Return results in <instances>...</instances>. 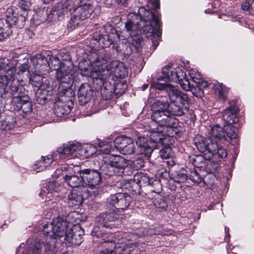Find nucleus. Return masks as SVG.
<instances>
[{"mask_svg":"<svg viewBox=\"0 0 254 254\" xmlns=\"http://www.w3.org/2000/svg\"><path fill=\"white\" fill-rule=\"evenodd\" d=\"M170 104L167 101L157 100L151 105L152 113H168Z\"/></svg>","mask_w":254,"mask_h":254,"instance_id":"nucleus-37","label":"nucleus"},{"mask_svg":"<svg viewBox=\"0 0 254 254\" xmlns=\"http://www.w3.org/2000/svg\"><path fill=\"white\" fill-rule=\"evenodd\" d=\"M83 201V198L81 194L75 190L68 195V204L70 207L78 208Z\"/></svg>","mask_w":254,"mask_h":254,"instance_id":"nucleus-35","label":"nucleus"},{"mask_svg":"<svg viewBox=\"0 0 254 254\" xmlns=\"http://www.w3.org/2000/svg\"><path fill=\"white\" fill-rule=\"evenodd\" d=\"M7 84H4L1 85L3 88V91L4 94L8 92L10 89L11 93L14 97V100L22 97L23 96L28 95V92L26 91L24 86L21 85L17 80L14 78V80L8 81Z\"/></svg>","mask_w":254,"mask_h":254,"instance_id":"nucleus-23","label":"nucleus"},{"mask_svg":"<svg viewBox=\"0 0 254 254\" xmlns=\"http://www.w3.org/2000/svg\"><path fill=\"white\" fill-rule=\"evenodd\" d=\"M56 182L52 181L47 183L45 186L42 189V191L46 193H53L60 190L59 187L57 186Z\"/></svg>","mask_w":254,"mask_h":254,"instance_id":"nucleus-48","label":"nucleus"},{"mask_svg":"<svg viewBox=\"0 0 254 254\" xmlns=\"http://www.w3.org/2000/svg\"><path fill=\"white\" fill-rule=\"evenodd\" d=\"M76 151L77 143H68L64 144L59 147L56 153L60 158H64L66 157H76Z\"/></svg>","mask_w":254,"mask_h":254,"instance_id":"nucleus-30","label":"nucleus"},{"mask_svg":"<svg viewBox=\"0 0 254 254\" xmlns=\"http://www.w3.org/2000/svg\"><path fill=\"white\" fill-rule=\"evenodd\" d=\"M91 234L92 236L96 237L97 238H102L103 240H104L107 238V234L103 231L101 228L99 226L94 227Z\"/></svg>","mask_w":254,"mask_h":254,"instance_id":"nucleus-56","label":"nucleus"},{"mask_svg":"<svg viewBox=\"0 0 254 254\" xmlns=\"http://www.w3.org/2000/svg\"><path fill=\"white\" fill-rule=\"evenodd\" d=\"M188 178L194 183H200L201 181V178L195 169L190 171Z\"/></svg>","mask_w":254,"mask_h":254,"instance_id":"nucleus-58","label":"nucleus"},{"mask_svg":"<svg viewBox=\"0 0 254 254\" xmlns=\"http://www.w3.org/2000/svg\"><path fill=\"white\" fill-rule=\"evenodd\" d=\"M189 107L188 106H180L175 102H171L169 105V112L170 115H172L175 116H181L186 112L188 111Z\"/></svg>","mask_w":254,"mask_h":254,"instance_id":"nucleus-38","label":"nucleus"},{"mask_svg":"<svg viewBox=\"0 0 254 254\" xmlns=\"http://www.w3.org/2000/svg\"><path fill=\"white\" fill-rule=\"evenodd\" d=\"M105 249L101 251L100 254H137L136 251L131 248H116V244L113 241L105 240L102 243Z\"/></svg>","mask_w":254,"mask_h":254,"instance_id":"nucleus-22","label":"nucleus"},{"mask_svg":"<svg viewBox=\"0 0 254 254\" xmlns=\"http://www.w3.org/2000/svg\"><path fill=\"white\" fill-rule=\"evenodd\" d=\"M49 88H47L44 90H37V91L36 93V100L39 104H44L48 101V99L47 96V92L49 91Z\"/></svg>","mask_w":254,"mask_h":254,"instance_id":"nucleus-44","label":"nucleus"},{"mask_svg":"<svg viewBox=\"0 0 254 254\" xmlns=\"http://www.w3.org/2000/svg\"><path fill=\"white\" fill-rule=\"evenodd\" d=\"M135 37H132V43L127 42L123 45V53L127 56H129L131 55L134 49L136 48L137 44L139 43L138 42L139 40L138 38L135 39Z\"/></svg>","mask_w":254,"mask_h":254,"instance_id":"nucleus-40","label":"nucleus"},{"mask_svg":"<svg viewBox=\"0 0 254 254\" xmlns=\"http://www.w3.org/2000/svg\"><path fill=\"white\" fill-rule=\"evenodd\" d=\"M30 5V0H20L19 2V6L24 11H26L29 8Z\"/></svg>","mask_w":254,"mask_h":254,"instance_id":"nucleus-61","label":"nucleus"},{"mask_svg":"<svg viewBox=\"0 0 254 254\" xmlns=\"http://www.w3.org/2000/svg\"><path fill=\"white\" fill-rule=\"evenodd\" d=\"M92 41L95 45L98 44V46L101 48L109 47L113 43V40L109 35L100 34L98 32L94 34Z\"/></svg>","mask_w":254,"mask_h":254,"instance_id":"nucleus-33","label":"nucleus"},{"mask_svg":"<svg viewBox=\"0 0 254 254\" xmlns=\"http://www.w3.org/2000/svg\"><path fill=\"white\" fill-rule=\"evenodd\" d=\"M62 70L58 72L57 81L59 83L72 84L73 75L72 73L73 64L68 55H65V58L62 60Z\"/></svg>","mask_w":254,"mask_h":254,"instance_id":"nucleus-13","label":"nucleus"},{"mask_svg":"<svg viewBox=\"0 0 254 254\" xmlns=\"http://www.w3.org/2000/svg\"><path fill=\"white\" fill-rule=\"evenodd\" d=\"M137 19L139 18L140 21L141 20L145 21L146 22L151 21L154 23L155 26L159 23V21L158 17L151 10L147 9L144 7H141L138 9Z\"/></svg>","mask_w":254,"mask_h":254,"instance_id":"nucleus-31","label":"nucleus"},{"mask_svg":"<svg viewBox=\"0 0 254 254\" xmlns=\"http://www.w3.org/2000/svg\"><path fill=\"white\" fill-rule=\"evenodd\" d=\"M109 53H107L105 51H102L100 55L93 61V67L89 68H81V74L84 76H90L93 79L99 80V83L101 84L102 60L107 61L109 59Z\"/></svg>","mask_w":254,"mask_h":254,"instance_id":"nucleus-12","label":"nucleus"},{"mask_svg":"<svg viewBox=\"0 0 254 254\" xmlns=\"http://www.w3.org/2000/svg\"><path fill=\"white\" fill-rule=\"evenodd\" d=\"M16 73L14 64L8 59H0V84H7L8 81L14 80Z\"/></svg>","mask_w":254,"mask_h":254,"instance_id":"nucleus-15","label":"nucleus"},{"mask_svg":"<svg viewBox=\"0 0 254 254\" xmlns=\"http://www.w3.org/2000/svg\"><path fill=\"white\" fill-rule=\"evenodd\" d=\"M154 87L160 90H165L171 102L177 101L181 92L174 86L166 83H154Z\"/></svg>","mask_w":254,"mask_h":254,"instance_id":"nucleus-27","label":"nucleus"},{"mask_svg":"<svg viewBox=\"0 0 254 254\" xmlns=\"http://www.w3.org/2000/svg\"><path fill=\"white\" fill-rule=\"evenodd\" d=\"M114 146L124 155H130L134 153L135 145L133 140L126 135L117 137L114 140Z\"/></svg>","mask_w":254,"mask_h":254,"instance_id":"nucleus-21","label":"nucleus"},{"mask_svg":"<svg viewBox=\"0 0 254 254\" xmlns=\"http://www.w3.org/2000/svg\"><path fill=\"white\" fill-rule=\"evenodd\" d=\"M108 146V145H105L101 149V151L106 154L103 157L105 163L103 170L109 176H121L124 173L126 167L125 159L120 155L108 154L111 150Z\"/></svg>","mask_w":254,"mask_h":254,"instance_id":"nucleus-6","label":"nucleus"},{"mask_svg":"<svg viewBox=\"0 0 254 254\" xmlns=\"http://www.w3.org/2000/svg\"><path fill=\"white\" fill-rule=\"evenodd\" d=\"M125 27L131 37H136L142 32L146 35V37H149L152 35L155 29L159 28V25L158 23L155 26L154 23L151 21L146 22L141 20V22L136 21L135 22L128 20L125 24Z\"/></svg>","mask_w":254,"mask_h":254,"instance_id":"nucleus-10","label":"nucleus"},{"mask_svg":"<svg viewBox=\"0 0 254 254\" xmlns=\"http://www.w3.org/2000/svg\"><path fill=\"white\" fill-rule=\"evenodd\" d=\"M59 84L58 96L54 104V112L57 117L62 118L71 112L75 93L70 87L71 84Z\"/></svg>","mask_w":254,"mask_h":254,"instance_id":"nucleus-4","label":"nucleus"},{"mask_svg":"<svg viewBox=\"0 0 254 254\" xmlns=\"http://www.w3.org/2000/svg\"><path fill=\"white\" fill-rule=\"evenodd\" d=\"M109 59L106 61L102 60V77L101 84H107L108 82L111 84L112 82L110 80L114 81V77L122 78L127 75V68L125 67L123 63L118 61H112L108 64L111 59V56L109 54ZM113 86H111L109 89H107L106 85L105 89L103 90V92L107 91V93H109V96H107V98H110L112 96L114 92L116 93H122L121 92L117 91L120 83L115 85L113 82Z\"/></svg>","mask_w":254,"mask_h":254,"instance_id":"nucleus-2","label":"nucleus"},{"mask_svg":"<svg viewBox=\"0 0 254 254\" xmlns=\"http://www.w3.org/2000/svg\"><path fill=\"white\" fill-rule=\"evenodd\" d=\"M93 12V6L90 3L85 2L81 4L71 14L70 19L67 27L69 30H73L77 27L81 21L89 18Z\"/></svg>","mask_w":254,"mask_h":254,"instance_id":"nucleus-11","label":"nucleus"},{"mask_svg":"<svg viewBox=\"0 0 254 254\" xmlns=\"http://www.w3.org/2000/svg\"><path fill=\"white\" fill-rule=\"evenodd\" d=\"M181 70L180 68L175 70H170L168 74L165 77V80H169L170 81H178L179 78L181 76V73H180V71Z\"/></svg>","mask_w":254,"mask_h":254,"instance_id":"nucleus-52","label":"nucleus"},{"mask_svg":"<svg viewBox=\"0 0 254 254\" xmlns=\"http://www.w3.org/2000/svg\"><path fill=\"white\" fill-rule=\"evenodd\" d=\"M151 129L149 139L138 136L136 140V144L139 149L140 153L146 157H150L153 149L158 148L160 145L172 143L171 137L165 136L163 134V129L157 128Z\"/></svg>","mask_w":254,"mask_h":254,"instance_id":"nucleus-3","label":"nucleus"},{"mask_svg":"<svg viewBox=\"0 0 254 254\" xmlns=\"http://www.w3.org/2000/svg\"><path fill=\"white\" fill-rule=\"evenodd\" d=\"M40 72H33V76L30 78V82L31 84L38 88V89L44 90L47 88H50V82L49 79L44 76Z\"/></svg>","mask_w":254,"mask_h":254,"instance_id":"nucleus-29","label":"nucleus"},{"mask_svg":"<svg viewBox=\"0 0 254 254\" xmlns=\"http://www.w3.org/2000/svg\"><path fill=\"white\" fill-rule=\"evenodd\" d=\"M68 225L65 216H59L43 226V234L54 240L65 237Z\"/></svg>","mask_w":254,"mask_h":254,"instance_id":"nucleus-8","label":"nucleus"},{"mask_svg":"<svg viewBox=\"0 0 254 254\" xmlns=\"http://www.w3.org/2000/svg\"><path fill=\"white\" fill-rule=\"evenodd\" d=\"M229 107L227 108L223 111L222 119L225 123L223 128H222L223 131L225 132V127L226 126L233 127L236 129V134L237 135V129L236 127L232 126V124H236L239 121L238 113L239 111V108L235 105V102L232 101L229 102Z\"/></svg>","mask_w":254,"mask_h":254,"instance_id":"nucleus-17","label":"nucleus"},{"mask_svg":"<svg viewBox=\"0 0 254 254\" xmlns=\"http://www.w3.org/2000/svg\"><path fill=\"white\" fill-rule=\"evenodd\" d=\"M177 101H179L183 107L187 106L186 105H188L189 104V97L186 94L181 92Z\"/></svg>","mask_w":254,"mask_h":254,"instance_id":"nucleus-59","label":"nucleus"},{"mask_svg":"<svg viewBox=\"0 0 254 254\" xmlns=\"http://www.w3.org/2000/svg\"><path fill=\"white\" fill-rule=\"evenodd\" d=\"M29 66L28 63H25L19 66L18 69L20 72H24L29 69Z\"/></svg>","mask_w":254,"mask_h":254,"instance_id":"nucleus-63","label":"nucleus"},{"mask_svg":"<svg viewBox=\"0 0 254 254\" xmlns=\"http://www.w3.org/2000/svg\"><path fill=\"white\" fill-rule=\"evenodd\" d=\"M55 249V241H39L31 245L26 254H53Z\"/></svg>","mask_w":254,"mask_h":254,"instance_id":"nucleus-20","label":"nucleus"},{"mask_svg":"<svg viewBox=\"0 0 254 254\" xmlns=\"http://www.w3.org/2000/svg\"><path fill=\"white\" fill-rule=\"evenodd\" d=\"M172 179L176 183H178L179 184L184 183L187 181L188 179V175L179 171L172 174Z\"/></svg>","mask_w":254,"mask_h":254,"instance_id":"nucleus-47","label":"nucleus"},{"mask_svg":"<svg viewBox=\"0 0 254 254\" xmlns=\"http://www.w3.org/2000/svg\"><path fill=\"white\" fill-rule=\"evenodd\" d=\"M16 109L24 114H27L31 112L33 110L32 102H28L24 104L18 103Z\"/></svg>","mask_w":254,"mask_h":254,"instance_id":"nucleus-49","label":"nucleus"},{"mask_svg":"<svg viewBox=\"0 0 254 254\" xmlns=\"http://www.w3.org/2000/svg\"><path fill=\"white\" fill-rule=\"evenodd\" d=\"M151 120L155 122L161 129L164 127L172 128L175 130L179 126V121L176 118L170 115L169 113L157 112L152 113Z\"/></svg>","mask_w":254,"mask_h":254,"instance_id":"nucleus-14","label":"nucleus"},{"mask_svg":"<svg viewBox=\"0 0 254 254\" xmlns=\"http://www.w3.org/2000/svg\"><path fill=\"white\" fill-rule=\"evenodd\" d=\"M68 225L65 216H59L43 226V234L54 240L65 237Z\"/></svg>","mask_w":254,"mask_h":254,"instance_id":"nucleus-9","label":"nucleus"},{"mask_svg":"<svg viewBox=\"0 0 254 254\" xmlns=\"http://www.w3.org/2000/svg\"><path fill=\"white\" fill-rule=\"evenodd\" d=\"M81 2V0H65L63 5L66 11L69 12L71 14Z\"/></svg>","mask_w":254,"mask_h":254,"instance_id":"nucleus-42","label":"nucleus"},{"mask_svg":"<svg viewBox=\"0 0 254 254\" xmlns=\"http://www.w3.org/2000/svg\"><path fill=\"white\" fill-rule=\"evenodd\" d=\"M31 61L35 66V72L46 74V72H49L48 57L42 54H36L31 57Z\"/></svg>","mask_w":254,"mask_h":254,"instance_id":"nucleus-26","label":"nucleus"},{"mask_svg":"<svg viewBox=\"0 0 254 254\" xmlns=\"http://www.w3.org/2000/svg\"><path fill=\"white\" fill-rule=\"evenodd\" d=\"M62 62L59 58L56 56L48 57V64L49 69L56 70V78H57L58 72L62 70Z\"/></svg>","mask_w":254,"mask_h":254,"instance_id":"nucleus-41","label":"nucleus"},{"mask_svg":"<svg viewBox=\"0 0 254 254\" xmlns=\"http://www.w3.org/2000/svg\"><path fill=\"white\" fill-rule=\"evenodd\" d=\"M133 183L137 185L139 189L142 186H146L150 184V179L145 174L138 173L134 175L133 178Z\"/></svg>","mask_w":254,"mask_h":254,"instance_id":"nucleus-39","label":"nucleus"},{"mask_svg":"<svg viewBox=\"0 0 254 254\" xmlns=\"http://www.w3.org/2000/svg\"><path fill=\"white\" fill-rule=\"evenodd\" d=\"M132 201L131 196L127 193H117L111 195L107 199V204L118 210H125Z\"/></svg>","mask_w":254,"mask_h":254,"instance_id":"nucleus-16","label":"nucleus"},{"mask_svg":"<svg viewBox=\"0 0 254 254\" xmlns=\"http://www.w3.org/2000/svg\"><path fill=\"white\" fill-rule=\"evenodd\" d=\"M77 93L79 104L84 105L88 102L92 96V88L88 83H84L80 86Z\"/></svg>","mask_w":254,"mask_h":254,"instance_id":"nucleus-28","label":"nucleus"},{"mask_svg":"<svg viewBox=\"0 0 254 254\" xmlns=\"http://www.w3.org/2000/svg\"><path fill=\"white\" fill-rule=\"evenodd\" d=\"M167 145H165V146L160 151V156L163 159H170L173 155L172 149L170 147L167 146Z\"/></svg>","mask_w":254,"mask_h":254,"instance_id":"nucleus-54","label":"nucleus"},{"mask_svg":"<svg viewBox=\"0 0 254 254\" xmlns=\"http://www.w3.org/2000/svg\"><path fill=\"white\" fill-rule=\"evenodd\" d=\"M171 70V67L169 65L165 66L162 68V74L163 75V79L165 80V77L170 72Z\"/></svg>","mask_w":254,"mask_h":254,"instance_id":"nucleus-62","label":"nucleus"},{"mask_svg":"<svg viewBox=\"0 0 254 254\" xmlns=\"http://www.w3.org/2000/svg\"><path fill=\"white\" fill-rule=\"evenodd\" d=\"M190 76L194 83L197 84L200 83L202 78L200 73L195 69H191L189 71Z\"/></svg>","mask_w":254,"mask_h":254,"instance_id":"nucleus-53","label":"nucleus"},{"mask_svg":"<svg viewBox=\"0 0 254 254\" xmlns=\"http://www.w3.org/2000/svg\"><path fill=\"white\" fill-rule=\"evenodd\" d=\"M31 99L28 95L25 96H23L22 97L17 98L16 100H14V102L15 103V108H16V105H17L18 103H21V104H24L28 102H30Z\"/></svg>","mask_w":254,"mask_h":254,"instance_id":"nucleus-60","label":"nucleus"},{"mask_svg":"<svg viewBox=\"0 0 254 254\" xmlns=\"http://www.w3.org/2000/svg\"><path fill=\"white\" fill-rule=\"evenodd\" d=\"M68 225L65 216H59L43 226V234L54 240L65 237Z\"/></svg>","mask_w":254,"mask_h":254,"instance_id":"nucleus-7","label":"nucleus"},{"mask_svg":"<svg viewBox=\"0 0 254 254\" xmlns=\"http://www.w3.org/2000/svg\"><path fill=\"white\" fill-rule=\"evenodd\" d=\"M144 161L141 157L134 158L129 162L130 166L134 169L137 170L144 166Z\"/></svg>","mask_w":254,"mask_h":254,"instance_id":"nucleus-51","label":"nucleus"},{"mask_svg":"<svg viewBox=\"0 0 254 254\" xmlns=\"http://www.w3.org/2000/svg\"><path fill=\"white\" fill-rule=\"evenodd\" d=\"M153 203L156 208L160 209L161 210H165L168 206L166 200L161 196L155 198Z\"/></svg>","mask_w":254,"mask_h":254,"instance_id":"nucleus-50","label":"nucleus"},{"mask_svg":"<svg viewBox=\"0 0 254 254\" xmlns=\"http://www.w3.org/2000/svg\"><path fill=\"white\" fill-rule=\"evenodd\" d=\"M213 88L218 92V97L220 99L225 100L227 98L228 89L222 84L217 83L213 85Z\"/></svg>","mask_w":254,"mask_h":254,"instance_id":"nucleus-45","label":"nucleus"},{"mask_svg":"<svg viewBox=\"0 0 254 254\" xmlns=\"http://www.w3.org/2000/svg\"><path fill=\"white\" fill-rule=\"evenodd\" d=\"M224 132L222 127L216 125L211 127L210 136L205 138L201 136H196L194 140V145L197 149L205 155H209L210 151H214L216 147L215 140H218L223 143H228L232 139L237 137L235 128L226 126Z\"/></svg>","mask_w":254,"mask_h":254,"instance_id":"nucleus-1","label":"nucleus"},{"mask_svg":"<svg viewBox=\"0 0 254 254\" xmlns=\"http://www.w3.org/2000/svg\"><path fill=\"white\" fill-rule=\"evenodd\" d=\"M96 221L103 227L112 228L117 227L120 222L119 214L114 210L106 211L96 217Z\"/></svg>","mask_w":254,"mask_h":254,"instance_id":"nucleus-19","label":"nucleus"},{"mask_svg":"<svg viewBox=\"0 0 254 254\" xmlns=\"http://www.w3.org/2000/svg\"><path fill=\"white\" fill-rule=\"evenodd\" d=\"M218 140H215L214 142L216 147L214 151H210L209 155H208L207 159H209L212 156H217L220 158H225L227 155V152L225 149L218 144Z\"/></svg>","mask_w":254,"mask_h":254,"instance_id":"nucleus-43","label":"nucleus"},{"mask_svg":"<svg viewBox=\"0 0 254 254\" xmlns=\"http://www.w3.org/2000/svg\"><path fill=\"white\" fill-rule=\"evenodd\" d=\"M65 12L66 11L63 7V3H57L49 11L47 10L45 13L44 12H42L43 15L46 16V18H44L41 20L42 21H47L53 23L56 22L64 17Z\"/></svg>","mask_w":254,"mask_h":254,"instance_id":"nucleus-24","label":"nucleus"},{"mask_svg":"<svg viewBox=\"0 0 254 254\" xmlns=\"http://www.w3.org/2000/svg\"><path fill=\"white\" fill-rule=\"evenodd\" d=\"M96 152V148L92 145H81L77 143L76 157L87 158L92 156Z\"/></svg>","mask_w":254,"mask_h":254,"instance_id":"nucleus-32","label":"nucleus"},{"mask_svg":"<svg viewBox=\"0 0 254 254\" xmlns=\"http://www.w3.org/2000/svg\"><path fill=\"white\" fill-rule=\"evenodd\" d=\"M241 7L243 10L249 11L250 13L251 4L248 2H244L241 4Z\"/></svg>","mask_w":254,"mask_h":254,"instance_id":"nucleus-64","label":"nucleus"},{"mask_svg":"<svg viewBox=\"0 0 254 254\" xmlns=\"http://www.w3.org/2000/svg\"><path fill=\"white\" fill-rule=\"evenodd\" d=\"M57 153H54V154L48 155L46 157H42L41 160V163H45V166L46 167L51 164L53 161L58 160Z\"/></svg>","mask_w":254,"mask_h":254,"instance_id":"nucleus-55","label":"nucleus"},{"mask_svg":"<svg viewBox=\"0 0 254 254\" xmlns=\"http://www.w3.org/2000/svg\"><path fill=\"white\" fill-rule=\"evenodd\" d=\"M23 14H18L17 9L15 7H9L5 11V17L0 19V41L8 37L12 31L11 28L16 25L22 28L26 20V17Z\"/></svg>","mask_w":254,"mask_h":254,"instance_id":"nucleus-5","label":"nucleus"},{"mask_svg":"<svg viewBox=\"0 0 254 254\" xmlns=\"http://www.w3.org/2000/svg\"><path fill=\"white\" fill-rule=\"evenodd\" d=\"M190 91L192 92L193 95L197 97L201 98L204 95L203 89L201 88V86L197 84L195 86L192 85Z\"/></svg>","mask_w":254,"mask_h":254,"instance_id":"nucleus-57","label":"nucleus"},{"mask_svg":"<svg viewBox=\"0 0 254 254\" xmlns=\"http://www.w3.org/2000/svg\"><path fill=\"white\" fill-rule=\"evenodd\" d=\"M180 73H181V76L178 80L180 86L182 88L186 91H190L191 86H192L188 80V79L185 77V74L182 70L180 71Z\"/></svg>","mask_w":254,"mask_h":254,"instance_id":"nucleus-46","label":"nucleus"},{"mask_svg":"<svg viewBox=\"0 0 254 254\" xmlns=\"http://www.w3.org/2000/svg\"><path fill=\"white\" fill-rule=\"evenodd\" d=\"M0 118V128L2 129L10 130L14 127L16 120L13 115L2 114Z\"/></svg>","mask_w":254,"mask_h":254,"instance_id":"nucleus-34","label":"nucleus"},{"mask_svg":"<svg viewBox=\"0 0 254 254\" xmlns=\"http://www.w3.org/2000/svg\"><path fill=\"white\" fill-rule=\"evenodd\" d=\"M80 176L79 177L72 174H63L64 182L72 188H77L82 184L83 179H82V175L80 174Z\"/></svg>","mask_w":254,"mask_h":254,"instance_id":"nucleus-36","label":"nucleus"},{"mask_svg":"<svg viewBox=\"0 0 254 254\" xmlns=\"http://www.w3.org/2000/svg\"><path fill=\"white\" fill-rule=\"evenodd\" d=\"M84 183L91 189H98L102 182L101 174L96 170L86 169L80 170Z\"/></svg>","mask_w":254,"mask_h":254,"instance_id":"nucleus-18","label":"nucleus"},{"mask_svg":"<svg viewBox=\"0 0 254 254\" xmlns=\"http://www.w3.org/2000/svg\"><path fill=\"white\" fill-rule=\"evenodd\" d=\"M84 230L79 225H74L67 232L65 240L73 245L79 246L83 241Z\"/></svg>","mask_w":254,"mask_h":254,"instance_id":"nucleus-25","label":"nucleus"}]
</instances>
